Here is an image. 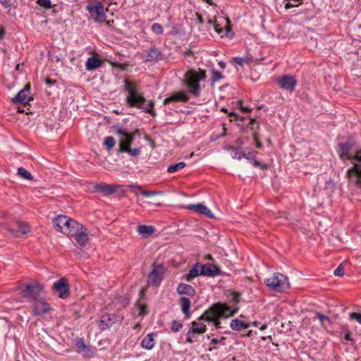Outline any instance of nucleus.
I'll return each instance as SVG.
<instances>
[{"label":"nucleus","mask_w":361,"mask_h":361,"mask_svg":"<svg viewBox=\"0 0 361 361\" xmlns=\"http://www.w3.org/2000/svg\"><path fill=\"white\" fill-rule=\"evenodd\" d=\"M206 78L205 71L199 68L197 70L191 69L185 74V83L189 91L194 95L198 96L200 92V81Z\"/></svg>","instance_id":"1"},{"label":"nucleus","mask_w":361,"mask_h":361,"mask_svg":"<svg viewBox=\"0 0 361 361\" xmlns=\"http://www.w3.org/2000/svg\"><path fill=\"white\" fill-rule=\"evenodd\" d=\"M264 283L270 289L279 293L289 288L288 277L281 273H274L267 278Z\"/></svg>","instance_id":"2"},{"label":"nucleus","mask_w":361,"mask_h":361,"mask_svg":"<svg viewBox=\"0 0 361 361\" xmlns=\"http://www.w3.org/2000/svg\"><path fill=\"white\" fill-rule=\"evenodd\" d=\"M125 87L128 93L127 96L128 104L131 106L142 108L145 99L142 95L137 92L136 85L131 82L126 80Z\"/></svg>","instance_id":"3"},{"label":"nucleus","mask_w":361,"mask_h":361,"mask_svg":"<svg viewBox=\"0 0 361 361\" xmlns=\"http://www.w3.org/2000/svg\"><path fill=\"white\" fill-rule=\"evenodd\" d=\"M30 85L27 83L24 89L20 90L18 94L12 99V102L14 104H21L24 108L21 106H18L17 113H25L27 111H29L30 109L27 106H30L28 104L29 101L32 100V97L30 92Z\"/></svg>","instance_id":"4"},{"label":"nucleus","mask_w":361,"mask_h":361,"mask_svg":"<svg viewBox=\"0 0 361 361\" xmlns=\"http://www.w3.org/2000/svg\"><path fill=\"white\" fill-rule=\"evenodd\" d=\"M87 10L89 11L92 18L96 22L102 23L106 21V12L108 9H104L102 2L98 1L90 2L87 7Z\"/></svg>","instance_id":"5"},{"label":"nucleus","mask_w":361,"mask_h":361,"mask_svg":"<svg viewBox=\"0 0 361 361\" xmlns=\"http://www.w3.org/2000/svg\"><path fill=\"white\" fill-rule=\"evenodd\" d=\"M224 310H227L226 307V302H216L211 305L201 316L197 318L198 321L204 320L209 322L212 321V316H226L223 312Z\"/></svg>","instance_id":"6"},{"label":"nucleus","mask_w":361,"mask_h":361,"mask_svg":"<svg viewBox=\"0 0 361 361\" xmlns=\"http://www.w3.org/2000/svg\"><path fill=\"white\" fill-rule=\"evenodd\" d=\"M44 286L39 282H34L21 286L23 296L35 300L43 290Z\"/></svg>","instance_id":"7"},{"label":"nucleus","mask_w":361,"mask_h":361,"mask_svg":"<svg viewBox=\"0 0 361 361\" xmlns=\"http://www.w3.org/2000/svg\"><path fill=\"white\" fill-rule=\"evenodd\" d=\"M355 145V142L353 138H348L345 141L338 144L337 152L341 159L350 160L353 161L354 155L350 153V150Z\"/></svg>","instance_id":"8"},{"label":"nucleus","mask_w":361,"mask_h":361,"mask_svg":"<svg viewBox=\"0 0 361 361\" xmlns=\"http://www.w3.org/2000/svg\"><path fill=\"white\" fill-rule=\"evenodd\" d=\"M164 266L161 264H153L152 270L149 276L148 283L155 286H158L163 279Z\"/></svg>","instance_id":"9"},{"label":"nucleus","mask_w":361,"mask_h":361,"mask_svg":"<svg viewBox=\"0 0 361 361\" xmlns=\"http://www.w3.org/2000/svg\"><path fill=\"white\" fill-rule=\"evenodd\" d=\"M52 289L58 292L59 297L62 299L67 298L70 295L69 283L65 278H61L55 282Z\"/></svg>","instance_id":"10"},{"label":"nucleus","mask_w":361,"mask_h":361,"mask_svg":"<svg viewBox=\"0 0 361 361\" xmlns=\"http://www.w3.org/2000/svg\"><path fill=\"white\" fill-rule=\"evenodd\" d=\"M226 310L228 309V310H224L223 312L224 313V314L226 316H214L212 315V321H209V322H212L213 323V324L214 325V326L216 328V329H220L221 326V322H220V319L221 318H228L229 317H232L233 315H235V314L238 313V312L239 311V307H228V304L226 303Z\"/></svg>","instance_id":"11"},{"label":"nucleus","mask_w":361,"mask_h":361,"mask_svg":"<svg viewBox=\"0 0 361 361\" xmlns=\"http://www.w3.org/2000/svg\"><path fill=\"white\" fill-rule=\"evenodd\" d=\"M118 321V317L114 314H104L99 322V328L102 331L109 329L114 324Z\"/></svg>","instance_id":"12"},{"label":"nucleus","mask_w":361,"mask_h":361,"mask_svg":"<svg viewBox=\"0 0 361 361\" xmlns=\"http://www.w3.org/2000/svg\"><path fill=\"white\" fill-rule=\"evenodd\" d=\"M201 271L204 276L214 277L221 274L220 269L215 264L211 263L205 264L201 263Z\"/></svg>","instance_id":"13"},{"label":"nucleus","mask_w":361,"mask_h":361,"mask_svg":"<svg viewBox=\"0 0 361 361\" xmlns=\"http://www.w3.org/2000/svg\"><path fill=\"white\" fill-rule=\"evenodd\" d=\"M70 218L66 215H58L54 220V226L58 231L65 234V228L69 222Z\"/></svg>","instance_id":"14"},{"label":"nucleus","mask_w":361,"mask_h":361,"mask_svg":"<svg viewBox=\"0 0 361 361\" xmlns=\"http://www.w3.org/2000/svg\"><path fill=\"white\" fill-rule=\"evenodd\" d=\"M117 134L120 136L119 139V148L121 146L124 145L127 147H130L132 144L134 137L133 134L127 133L123 129L117 130Z\"/></svg>","instance_id":"15"},{"label":"nucleus","mask_w":361,"mask_h":361,"mask_svg":"<svg viewBox=\"0 0 361 361\" xmlns=\"http://www.w3.org/2000/svg\"><path fill=\"white\" fill-rule=\"evenodd\" d=\"M82 228H83L82 224L70 218L69 222L65 228V235L71 237L73 236V235H75L77 232H79L80 229Z\"/></svg>","instance_id":"16"},{"label":"nucleus","mask_w":361,"mask_h":361,"mask_svg":"<svg viewBox=\"0 0 361 361\" xmlns=\"http://www.w3.org/2000/svg\"><path fill=\"white\" fill-rule=\"evenodd\" d=\"M35 315H42L46 314L50 310L49 305L44 300H37L32 307Z\"/></svg>","instance_id":"17"},{"label":"nucleus","mask_w":361,"mask_h":361,"mask_svg":"<svg viewBox=\"0 0 361 361\" xmlns=\"http://www.w3.org/2000/svg\"><path fill=\"white\" fill-rule=\"evenodd\" d=\"M350 184L354 185L357 188H361V175L355 171V169H349L346 174Z\"/></svg>","instance_id":"18"},{"label":"nucleus","mask_w":361,"mask_h":361,"mask_svg":"<svg viewBox=\"0 0 361 361\" xmlns=\"http://www.w3.org/2000/svg\"><path fill=\"white\" fill-rule=\"evenodd\" d=\"M186 209L194 211L197 213L204 214L207 217L212 218L213 216V214L211 210L202 204H188L185 207Z\"/></svg>","instance_id":"19"},{"label":"nucleus","mask_w":361,"mask_h":361,"mask_svg":"<svg viewBox=\"0 0 361 361\" xmlns=\"http://www.w3.org/2000/svg\"><path fill=\"white\" fill-rule=\"evenodd\" d=\"M279 85L282 89L291 91L294 89L296 81L292 76L284 75L279 80Z\"/></svg>","instance_id":"20"},{"label":"nucleus","mask_w":361,"mask_h":361,"mask_svg":"<svg viewBox=\"0 0 361 361\" xmlns=\"http://www.w3.org/2000/svg\"><path fill=\"white\" fill-rule=\"evenodd\" d=\"M118 185L102 183L95 185L94 188L105 195H109L116 192Z\"/></svg>","instance_id":"21"},{"label":"nucleus","mask_w":361,"mask_h":361,"mask_svg":"<svg viewBox=\"0 0 361 361\" xmlns=\"http://www.w3.org/2000/svg\"><path fill=\"white\" fill-rule=\"evenodd\" d=\"M200 276H202L201 271V263L197 262L192 266L189 272L183 277V279L187 281H191L195 278Z\"/></svg>","instance_id":"22"},{"label":"nucleus","mask_w":361,"mask_h":361,"mask_svg":"<svg viewBox=\"0 0 361 361\" xmlns=\"http://www.w3.org/2000/svg\"><path fill=\"white\" fill-rule=\"evenodd\" d=\"M157 336L156 333L148 334L141 341V346L146 350H152L155 345L154 338Z\"/></svg>","instance_id":"23"},{"label":"nucleus","mask_w":361,"mask_h":361,"mask_svg":"<svg viewBox=\"0 0 361 361\" xmlns=\"http://www.w3.org/2000/svg\"><path fill=\"white\" fill-rule=\"evenodd\" d=\"M178 303L180 305L181 310L185 317L186 319H189L191 316V313L190 311L191 307L190 300L186 297H181L178 300Z\"/></svg>","instance_id":"24"},{"label":"nucleus","mask_w":361,"mask_h":361,"mask_svg":"<svg viewBox=\"0 0 361 361\" xmlns=\"http://www.w3.org/2000/svg\"><path fill=\"white\" fill-rule=\"evenodd\" d=\"M176 291L179 295H185L188 296H193L195 295V288L192 286L184 283L178 284Z\"/></svg>","instance_id":"25"},{"label":"nucleus","mask_w":361,"mask_h":361,"mask_svg":"<svg viewBox=\"0 0 361 361\" xmlns=\"http://www.w3.org/2000/svg\"><path fill=\"white\" fill-rule=\"evenodd\" d=\"M188 97L186 93L178 92L173 93L171 96L164 99V104H166L171 102H186Z\"/></svg>","instance_id":"26"},{"label":"nucleus","mask_w":361,"mask_h":361,"mask_svg":"<svg viewBox=\"0 0 361 361\" xmlns=\"http://www.w3.org/2000/svg\"><path fill=\"white\" fill-rule=\"evenodd\" d=\"M86 231L87 229L83 227V228L80 229L79 232H77V233L73 236L75 237V241L81 247L85 246L88 240L87 233Z\"/></svg>","instance_id":"27"},{"label":"nucleus","mask_w":361,"mask_h":361,"mask_svg":"<svg viewBox=\"0 0 361 361\" xmlns=\"http://www.w3.org/2000/svg\"><path fill=\"white\" fill-rule=\"evenodd\" d=\"M250 326V323L245 322L238 319H234L231 322L230 327L233 331H240L243 329H247Z\"/></svg>","instance_id":"28"},{"label":"nucleus","mask_w":361,"mask_h":361,"mask_svg":"<svg viewBox=\"0 0 361 361\" xmlns=\"http://www.w3.org/2000/svg\"><path fill=\"white\" fill-rule=\"evenodd\" d=\"M207 331L205 324L199 322L193 321L191 322V327L189 329V334L196 333L197 334H204Z\"/></svg>","instance_id":"29"},{"label":"nucleus","mask_w":361,"mask_h":361,"mask_svg":"<svg viewBox=\"0 0 361 361\" xmlns=\"http://www.w3.org/2000/svg\"><path fill=\"white\" fill-rule=\"evenodd\" d=\"M155 229L152 226L140 225L137 227L139 234L145 238H147L154 233Z\"/></svg>","instance_id":"30"},{"label":"nucleus","mask_w":361,"mask_h":361,"mask_svg":"<svg viewBox=\"0 0 361 361\" xmlns=\"http://www.w3.org/2000/svg\"><path fill=\"white\" fill-rule=\"evenodd\" d=\"M351 162L353 164V166L351 169H355V171L361 175V150L356 152Z\"/></svg>","instance_id":"31"},{"label":"nucleus","mask_w":361,"mask_h":361,"mask_svg":"<svg viewBox=\"0 0 361 361\" xmlns=\"http://www.w3.org/2000/svg\"><path fill=\"white\" fill-rule=\"evenodd\" d=\"M159 52L157 49H150L143 54V59L147 61H152L158 59Z\"/></svg>","instance_id":"32"},{"label":"nucleus","mask_w":361,"mask_h":361,"mask_svg":"<svg viewBox=\"0 0 361 361\" xmlns=\"http://www.w3.org/2000/svg\"><path fill=\"white\" fill-rule=\"evenodd\" d=\"M102 64L101 60L94 58V57H90L87 59L86 63V68L88 71H92L97 68L99 67Z\"/></svg>","instance_id":"33"},{"label":"nucleus","mask_w":361,"mask_h":361,"mask_svg":"<svg viewBox=\"0 0 361 361\" xmlns=\"http://www.w3.org/2000/svg\"><path fill=\"white\" fill-rule=\"evenodd\" d=\"M118 152H120V153L127 152L130 156L137 157L140 154L141 150H140V148L131 149L130 147H127L124 145H122V146H121L120 148H118Z\"/></svg>","instance_id":"34"},{"label":"nucleus","mask_w":361,"mask_h":361,"mask_svg":"<svg viewBox=\"0 0 361 361\" xmlns=\"http://www.w3.org/2000/svg\"><path fill=\"white\" fill-rule=\"evenodd\" d=\"M97 351V350L95 347L87 345L81 354H82L85 358H92L96 355Z\"/></svg>","instance_id":"35"},{"label":"nucleus","mask_w":361,"mask_h":361,"mask_svg":"<svg viewBox=\"0 0 361 361\" xmlns=\"http://www.w3.org/2000/svg\"><path fill=\"white\" fill-rule=\"evenodd\" d=\"M128 187L131 189H133V190H137L143 196V197H149V196H153L156 194H157L158 192H155V191H147V190H142V188H141V186L140 185H128Z\"/></svg>","instance_id":"36"},{"label":"nucleus","mask_w":361,"mask_h":361,"mask_svg":"<svg viewBox=\"0 0 361 361\" xmlns=\"http://www.w3.org/2000/svg\"><path fill=\"white\" fill-rule=\"evenodd\" d=\"M87 344L85 343L83 338H77L74 341V346L76 348V351L78 353H81L84 349L87 347Z\"/></svg>","instance_id":"37"},{"label":"nucleus","mask_w":361,"mask_h":361,"mask_svg":"<svg viewBox=\"0 0 361 361\" xmlns=\"http://www.w3.org/2000/svg\"><path fill=\"white\" fill-rule=\"evenodd\" d=\"M185 166H186V164L183 161L178 162L176 164L170 165L167 168V172L169 173L177 172V171L183 169Z\"/></svg>","instance_id":"38"},{"label":"nucleus","mask_w":361,"mask_h":361,"mask_svg":"<svg viewBox=\"0 0 361 361\" xmlns=\"http://www.w3.org/2000/svg\"><path fill=\"white\" fill-rule=\"evenodd\" d=\"M18 174L24 179L29 180H33V176H32V174L23 167L18 168Z\"/></svg>","instance_id":"39"},{"label":"nucleus","mask_w":361,"mask_h":361,"mask_svg":"<svg viewBox=\"0 0 361 361\" xmlns=\"http://www.w3.org/2000/svg\"><path fill=\"white\" fill-rule=\"evenodd\" d=\"M18 234L17 235H25L27 233L30 231V227L29 226L23 222H18Z\"/></svg>","instance_id":"40"},{"label":"nucleus","mask_w":361,"mask_h":361,"mask_svg":"<svg viewBox=\"0 0 361 361\" xmlns=\"http://www.w3.org/2000/svg\"><path fill=\"white\" fill-rule=\"evenodd\" d=\"M241 295L238 292H232L231 293V298L230 300V302L231 303V305H228V307H238V304L240 302Z\"/></svg>","instance_id":"41"},{"label":"nucleus","mask_w":361,"mask_h":361,"mask_svg":"<svg viewBox=\"0 0 361 361\" xmlns=\"http://www.w3.org/2000/svg\"><path fill=\"white\" fill-rule=\"evenodd\" d=\"M136 306L139 310V316L144 317L148 314V310L146 304L141 303L140 301H137L136 303Z\"/></svg>","instance_id":"42"},{"label":"nucleus","mask_w":361,"mask_h":361,"mask_svg":"<svg viewBox=\"0 0 361 361\" xmlns=\"http://www.w3.org/2000/svg\"><path fill=\"white\" fill-rule=\"evenodd\" d=\"M115 140L113 137L109 136L104 139V144L108 150H111L115 145Z\"/></svg>","instance_id":"43"},{"label":"nucleus","mask_w":361,"mask_h":361,"mask_svg":"<svg viewBox=\"0 0 361 361\" xmlns=\"http://www.w3.org/2000/svg\"><path fill=\"white\" fill-rule=\"evenodd\" d=\"M317 318L320 321L321 324L323 326H326V323L330 324V319L326 315H324L319 312L316 313Z\"/></svg>","instance_id":"44"},{"label":"nucleus","mask_w":361,"mask_h":361,"mask_svg":"<svg viewBox=\"0 0 361 361\" xmlns=\"http://www.w3.org/2000/svg\"><path fill=\"white\" fill-rule=\"evenodd\" d=\"M182 327H183L182 323H180L178 321L173 320L171 323V329L173 332L179 331L182 329Z\"/></svg>","instance_id":"45"},{"label":"nucleus","mask_w":361,"mask_h":361,"mask_svg":"<svg viewBox=\"0 0 361 361\" xmlns=\"http://www.w3.org/2000/svg\"><path fill=\"white\" fill-rule=\"evenodd\" d=\"M152 30L154 33L157 35H161L163 32V28L161 25L159 23H154L152 26Z\"/></svg>","instance_id":"46"},{"label":"nucleus","mask_w":361,"mask_h":361,"mask_svg":"<svg viewBox=\"0 0 361 361\" xmlns=\"http://www.w3.org/2000/svg\"><path fill=\"white\" fill-rule=\"evenodd\" d=\"M226 129L224 127V125H223V133L221 134H213L210 137L211 140L216 141L218 139H219L220 137L226 136Z\"/></svg>","instance_id":"47"},{"label":"nucleus","mask_w":361,"mask_h":361,"mask_svg":"<svg viewBox=\"0 0 361 361\" xmlns=\"http://www.w3.org/2000/svg\"><path fill=\"white\" fill-rule=\"evenodd\" d=\"M37 4L45 8H51V4L50 0H37Z\"/></svg>","instance_id":"48"},{"label":"nucleus","mask_w":361,"mask_h":361,"mask_svg":"<svg viewBox=\"0 0 361 361\" xmlns=\"http://www.w3.org/2000/svg\"><path fill=\"white\" fill-rule=\"evenodd\" d=\"M226 338L225 337H221L220 338H214L211 340L210 345H216V344H225V341Z\"/></svg>","instance_id":"49"},{"label":"nucleus","mask_w":361,"mask_h":361,"mask_svg":"<svg viewBox=\"0 0 361 361\" xmlns=\"http://www.w3.org/2000/svg\"><path fill=\"white\" fill-rule=\"evenodd\" d=\"M344 267L340 264L334 271V274L336 276H343L344 275Z\"/></svg>","instance_id":"50"},{"label":"nucleus","mask_w":361,"mask_h":361,"mask_svg":"<svg viewBox=\"0 0 361 361\" xmlns=\"http://www.w3.org/2000/svg\"><path fill=\"white\" fill-rule=\"evenodd\" d=\"M349 317L351 319L356 320L359 324H361V313L351 312Z\"/></svg>","instance_id":"51"},{"label":"nucleus","mask_w":361,"mask_h":361,"mask_svg":"<svg viewBox=\"0 0 361 361\" xmlns=\"http://www.w3.org/2000/svg\"><path fill=\"white\" fill-rule=\"evenodd\" d=\"M253 139L255 142L256 147L258 149H262L263 145H262V142H259L257 133L256 132L253 133Z\"/></svg>","instance_id":"52"},{"label":"nucleus","mask_w":361,"mask_h":361,"mask_svg":"<svg viewBox=\"0 0 361 361\" xmlns=\"http://www.w3.org/2000/svg\"><path fill=\"white\" fill-rule=\"evenodd\" d=\"M344 338L346 341H350L352 345L355 344L354 340L351 338V334L348 329H346L344 334Z\"/></svg>","instance_id":"53"},{"label":"nucleus","mask_w":361,"mask_h":361,"mask_svg":"<svg viewBox=\"0 0 361 361\" xmlns=\"http://www.w3.org/2000/svg\"><path fill=\"white\" fill-rule=\"evenodd\" d=\"M197 334L196 333H190L189 334V331L186 334V342L189 343H194V335Z\"/></svg>","instance_id":"54"},{"label":"nucleus","mask_w":361,"mask_h":361,"mask_svg":"<svg viewBox=\"0 0 361 361\" xmlns=\"http://www.w3.org/2000/svg\"><path fill=\"white\" fill-rule=\"evenodd\" d=\"M221 78V74L217 71H212V80L214 82L219 80Z\"/></svg>","instance_id":"55"},{"label":"nucleus","mask_w":361,"mask_h":361,"mask_svg":"<svg viewBox=\"0 0 361 361\" xmlns=\"http://www.w3.org/2000/svg\"><path fill=\"white\" fill-rule=\"evenodd\" d=\"M257 123L255 118H248L247 126L250 128L251 130L254 131V125Z\"/></svg>","instance_id":"56"},{"label":"nucleus","mask_w":361,"mask_h":361,"mask_svg":"<svg viewBox=\"0 0 361 361\" xmlns=\"http://www.w3.org/2000/svg\"><path fill=\"white\" fill-rule=\"evenodd\" d=\"M233 158L237 159H241L242 158L247 159V154L245 152H235Z\"/></svg>","instance_id":"57"},{"label":"nucleus","mask_w":361,"mask_h":361,"mask_svg":"<svg viewBox=\"0 0 361 361\" xmlns=\"http://www.w3.org/2000/svg\"><path fill=\"white\" fill-rule=\"evenodd\" d=\"M253 166L255 167H260L262 169L265 168L264 165H262L259 161L254 159Z\"/></svg>","instance_id":"58"},{"label":"nucleus","mask_w":361,"mask_h":361,"mask_svg":"<svg viewBox=\"0 0 361 361\" xmlns=\"http://www.w3.org/2000/svg\"><path fill=\"white\" fill-rule=\"evenodd\" d=\"M239 105L240 106V109L243 112H249L253 110L252 108L243 107L241 102H239Z\"/></svg>","instance_id":"59"},{"label":"nucleus","mask_w":361,"mask_h":361,"mask_svg":"<svg viewBox=\"0 0 361 361\" xmlns=\"http://www.w3.org/2000/svg\"><path fill=\"white\" fill-rule=\"evenodd\" d=\"M214 30L219 34H221L223 32L222 28H220L218 25H214Z\"/></svg>","instance_id":"60"},{"label":"nucleus","mask_w":361,"mask_h":361,"mask_svg":"<svg viewBox=\"0 0 361 361\" xmlns=\"http://www.w3.org/2000/svg\"><path fill=\"white\" fill-rule=\"evenodd\" d=\"M153 106H154V103L152 102H149V106H150V109H148L147 110V112L146 113H148V114H150V113H152V109L153 108Z\"/></svg>","instance_id":"61"},{"label":"nucleus","mask_w":361,"mask_h":361,"mask_svg":"<svg viewBox=\"0 0 361 361\" xmlns=\"http://www.w3.org/2000/svg\"><path fill=\"white\" fill-rule=\"evenodd\" d=\"M4 34H5L4 29L2 27H0V39L3 38Z\"/></svg>","instance_id":"62"},{"label":"nucleus","mask_w":361,"mask_h":361,"mask_svg":"<svg viewBox=\"0 0 361 361\" xmlns=\"http://www.w3.org/2000/svg\"><path fill=\"white\" fill-rule=\"evenodd\" d=\"M224 149H226V150H234L235 149V147L232 145H226L224 147Z\"/></svg>","instance_id":"63"},{"label":"nucleus","mask_w":361,"mask_h":361,"mask_svg":"<svg viewBox=\"0 0 361 361\" xmlns=\"http://www.w3.org/2000/svg\"><path fill=\"white\" fill-rule=\"evenodd\" d=\"M228 115L229 116H234V117H235L237 119H238V118H240L241 119H243V118L240 116V114H228Z\"/></svg>","instance_id":"64"}]
</instances>
